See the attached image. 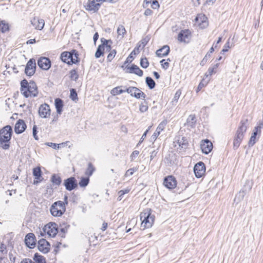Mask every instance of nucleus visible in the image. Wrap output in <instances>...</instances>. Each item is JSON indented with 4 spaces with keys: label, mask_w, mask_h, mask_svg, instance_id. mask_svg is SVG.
Returning a JSON list of instances; mask_svg holds the SVG:
<instances>
[{
    "label": "nucleus",
    "mask_w": 263,
    "mask_h": 263,
    "mask_svg": "<svg viewBox=\"0 0 263 263\" xmlns=\"http://www.w3.org/2000/svg\"><path fill=\"white\" fill-rule=\"evenodd\" d=\"M36 134H37L36 126V125H34L33 127V136H34V138L36 140H37L38 138H37V137L36 136Z\"/></svg>",
    "instance_id": "nucleus-58"
},
{
    "label": "nucleus",
    "mask_w": 263,
    "mask_h": 263,
    "mask_svg": "<svg viewBox=\"0 0 263 263\" xmlns=\"http://www.w3.org/2000/svg\"><path fill=\"white\" fill-rule=\"evenodd\" d=\"M51 181L53 184L57 185H59L61 183V179L60 177L56 175L52 176Z\"/></svg>",
    "instance_id": "nucleus-41"
},
{
    "label": "nucleus",
    "mask_w": 263,
    "mask_h": 263,
    "mask_svg": "<svg viewBox=\"0 0 263 263\" xmlns=\"http://www.w3.org/2000/svg\"><path fill=\"white\" fill-rule=\"evenodd\" d=\"M107 226H108L107 223L104 222L102 224V227L101 230L103 231H105L107 229Z\"/></svg>",
    "instance_id": "nucleus-61"
},
{
    "label": "nucleus",
    "mask_w": 263,
    "mask_h": 263,
    "mask_svg": "<svg viewBox=\"0 0 263 263\" xmlns=\"http://www.w3.org/2000/svg\"><path fill=\"white\" fill-rule=\"evenodd\" d=\"M101 44L99 45L95 53V57L99 58L104 55L105 52L110 50L112 41L111 40H106L104 38L101 39Z\"/></svg>",
    "instance_id": "nucleus-6"
},
{
    "label": "nucleus",
    "mask_w": 263,
    "mask_h": 263,
    "mask_svg": "<svg viewBox=\"0 0 263 263\" xmlns=\"http://www.w3.org/2000/svg\"><path fill=\"white\" fill-rule=\"evenodd\" d=\"M17 118H18V114H14L11 117V119H12L13 120H15L17 119Z\"/></svg>",
    "instance_id": "nucleus-64"
},
{
    "label": "nucleus",
    "mask_w": 263,
    "mask_h": 263,
    "mask_svg": "<svg viewBox=\"0 0 263 263\" xmlns=\"http://www.w3.org/2000/svg\"><path fill=\"white\" fill-rule=\"evenodd\" d=\"M200 145L202 152L205 154H209L213 148V143L208 139L201 140Z\"/></svg>",
    "instance_id": "nucleus-17"
},
{
    "label": "nucleus",
    "mask_w": 263,
    "mask_h": 263,
    "mask_svg": "<svg viewBox=\"0 0 263 263\" xmlns=\"http://www.w3.org/2000/svg\"><path fill=\"white\" fill-rule=\"evenodd\" d=\"M130 189H126L123 190H121L119 191L118 195H119V200H121L123 195L125 194H127L129 192Z\"/></svg>",
    "instance_id": "nucleus-51"
},
{
    "label": "nucleus",
    "mask_w": 263,
    "mask_h": 263,
    "mask_svg": "<svg viewBox=\"0 0 263 263\" xmlns=\"http://www.w3.org/2000/svg\"><path fill=\"white\" fill-rule=\"evenodd\" d=\"M126 92L129 93L131 96L137 99H143L146 97V95L136 87L130 86L126 89Z\"/></svg>",
    "instance_id": "nucleus-13"
},
{
    "label": "nucleus",
    "mask_w": 263,
    "mask_h": 263,
    "mask_svg": "<svg viewBox=\"0 0 263 263\" xmlns=\"http://www.w3.org/2000/svg\"><path fill=\"white\" fill-rule=\"evenodd\" d=\"M136 224L137 221L134 218L128 220L126 227V232H129L132 230V228H134L136 226Z\"/></svg>",
    "instance_id": "nucleus-36"
},
{
    "label": "nucleus",
    "mask_w": 263,
    "mask_h": 263,
    "mask_svg": "<svg viewBox=\"0 0 263 263\" xmlns=\"http://www.w3.org/2000/svg\"><path fill=\"white\" fill-rule=\"evenodd\" d=\"M26 127L25 121L22 119H19L15 124L14 132L17 134H21L25 131Z\"/></svg>",
    "instance_id": "nucleus-23"
},
{
    "label": "nucleus",
    "mask_w": 263,
    "mask_h": 263,
    "mask_svg": "<svg viewBox=\"0 0 263 263\" xmlns=\"http://www.w3.org/2000/svg\"><path fill=\"white\" fill-rule=\"evenodd\" d=\"M153 13V12L152 10L149 8L146 9L144 11V15L145 16H150L152 15Z\"/></svg>",
    "instance_id": "nucleus-56"
},
{
    "label": "nucleus",
    "mask_w": 263,
    "mask_h": 263,
    "mask_svg": "<svg viewBox=\"0 0 263 263\" xmlns=\"http://www.w3.org/2000/svg\"><path fill=\"white\" fill-rule=\"evenodd\" d=\"M36 69V63L34 59H31L27 62L26 68L25 73L28 76H33Z\"/></svg>",
    "instance_id": "nucleus-18"
},
{
    "label": "nucleus",
    "mask_w": 263,
    "mask_h": 263,
    "mask_svg": "<svg viewBox=\"0 0 263 263\" xmlns=\"http://www.w3.org/2000/svg\"><path fill=\"white\" fill-rule=\"evenodd\" d=\"M0 252L3 254H6L7 253V247L4 243L1 244Z\"/></svg>",
    "instance_id": "nucleus-52"
},
{
    "label": "nucleus",
    "mask_w": 263,
    "mask_h": 263,
    "mask_svg": "<svg viewBox=\"0 0 263 263\" xmlns=\"http://www.w3.org/2000/svg\"><path fill=\"white\" fill-rule=\"evenodd\" d=\"M178 146L182 148H186L189 145V142L185 137H179L177 141Z\"/></svg>",
    "instance_id": "nucleus-28"
},
{
    "label": "nucleus",
    "mask_w": 263,
    "mask_h": 263,
    "mask_svg": "<svg viewBox=\"0 0 263 263\" xmlns=\"http://www.w3.org/2000/svg\"><path fill=\"white\" fill-rule=\"evenodd\" d=\"M127 72L135 73L138 76L141 77L143 75V71L136 65L133 64L127 67Z\"/></svg>",
    "instance_id": "nucleus-25"
},
{
    "label": "nucleus",
    "mask_w": 263,
    "mask_h": 263,
    "mask_svg": "<svg viewBox=\"0 0 263 263\" xmlns=\"http://www.w3.org/2000/svg\"><path fill=\"white\" fill-rule=\"evenodd\" d=\"M139 154V152L138 151H134L130 155L131 160H133Z\"/></svg>",
    "instance_id": "nucleus-55"
},
{
    "label": "nucleus",
    "mask_w": 263,
    "mask_h": 263,
    "mask_svg": "<svg viewBox=\"0 0 263 263\" xmlns=\"http://www.w3.org/2000/svg\"><path fill=\"white\" fill-rule=\"evenodd\" d=\"M55 106L57 109V112L59 114H61L63 107V102L60 98H57L55 100Z\"/></svg>",
    "instance_id": "nucleus-32"
},
{
    "label": "nucleus",
    "mask_w": 263,
    "mask_h": 263,
    "mask_svg": "<svg viewBox=\"0 0 263 263\" xmlns=\"http://www.w3.org/2000/svg\"><path fill=\"white\" fill-rule=\"evenodd\" d=\"M146 82L148 87L152 89L155 86V82L151 77H147L146 79Z\"/></svg>",
    "instance_id": "nucleus-45"
},
{
    "label": "nucleus",
    "mask_w": 263,
    "mask_h": 263,
    "mask_svg": "<svg viewBox=\"0 0 263 263\" xmlns=\"http://www.w3.org/2000/svg\"><path fill=\"white\" fill-rule=\"evenodd\" d=\"M148 108V103L146 101L142 102L139 106V110L142 112H146Z\"/></svg>",
    "instance_id": "nucleus-42"
},
{
    "label": "nucleus",
    "mask_w": 263,
    "mask_h": 263,
    "mask_svg": "<svg viewBox=\"0 0 263 263\" xmlns=\"http://www.w3.org/2000/svg\"><path fill=\"white\" fill-rule=\"evenodd\" d=\"M37 249L44 254L48 253L50 250V244L45 239L42 238L37 242Z\"/></svg>",
    "instance_id": "nucleus-15"
},
{
    "label": "nucleus",
    "mask_w": 263,
    "mask_h": 263,
    "mask_svg": "<svg viewBox=\"0 0 263 263\" xmlns=\"http://www.w3.org/2000/svg\"><path fill=\"white\" fill-rule=\"evenodd\" d=\"M247 130V126L246 125L245 123L241 121L240 122V125L238 128L236 135L234 138L233 140V146L234 147L237 148H238L244 136V134L246 132Z\"/></svg>",
    "instance_id": "nucleus-7"
},
{
    "label": "nucleus",
    "mask_w": 263,
    "mask_h": 263,
    "mask_svg": "<svg viewBox=\"0 0 263 263\" xmlns=\"http://www.w3.org/2000/svg\"><path fill=\"white\" fill-rule=\"evenodd\" d=\"M219 66V63H216L212 65L208 69L207 73L205 74V77H210L214 74H215L217 71Z\"/></svg>",
    "instance_id": "nucleus-27"
},
{
    "label": "nucleus",
    "mask_w": 263,
    "mask_h": 263,
    "mask_svg": "<svg viewBox=\"0 0 263 263\" xmlns=\"http://www.w3.org/2000/svg\"><path fill=\"white\" fill-rule=\"evenodd\" d=\"M140 65L143 68H146L149 66V62L146 58H142L140 60Z\"/></svg>",
    "instance_id": "nucleus-47"
},
{
    "label": "nucleus",
    "mask_w": 263,
    "mask_h": 263,
    "mask_svg": "<svg viewBox=\"0 0 263 263\" xmlns=\"http://www.w3.org/2000/svg\"><path fill=\"white\" fill-rule=\"evenodd\" d=\"M98 38H99V34L98 32H96L95 34H94L93 37L95 43H96L97 41L98 40Z\"/></svg>",
    "instance_id": "nucleus-62"
},
{
    "label": "nucleus",
    "mask_w": 263,
    "mask_h": 263,
    "mask_svg": "<svg viewBox=\"0 0 263 263\" xmlns=\"http://www.w3.org/2000/svg\"><path fill=\"white\" fill-rule=\"evenodd\" d=\"M79 53L76 49L70 51H63L60 55L61 61L68 65L77 64L80 62Z\"/></svg>",
    "instance_id": "nucleus-5"
},
{
    "label": "nucleus",
    "mask_w": 263,
    "mask_h": 263,
    "mask_svg": "<svg viewBox=\"0 0 263 263\" xmlns=\"http://www.w3.org/2000/svg\"><path fill=\"white\" fill-rule=\"evenodd\" d=\"M43 230L45 235L54 237L58 233L59 228L56 223L50 222L44 226Z\"/></svg>",
    "instance_id": "nucleus-9"
},
{
    "label": "nucleus",
    "mask_w": 263,
    "mask_h": 263,
    "mask_svg": "<svg viewBox=\"0 0 263 263\" xmlns=\"http://www.w3.org/2000/svg\"><path fill=\"white\" fill-rule=\"evenodd\" d=\"M70 97L73 101H77L78 100V94L74 89H71Z\"/></svg>",
    "instance_id": "nucleus-48"
},
{
    "label": "nucleus",
    "mask_w": 263,
    "mask_h": 263,
    "mask_svg": "<svg viewBox=\"0 0 263 263\" xmlns=\"http://www.w3.org/2000/svg\"><path fill=\"white\" fill-rule=\"evenodd\" d=\"M51 111L50 106L47 103L41 104L38 110L39 116L42 118H49Z\"/></svg>",
    "instance_id": "nucleus-14"
},
{
    "label": "nucleus",
    "mask_w": 263,
    "mask_h": 263,
    "mask_svg": "<svg viewBox=\"0 0 263 263\" xmlns=\"http://www.w3.org/2000/svg\"><path fill=\"white\" fill-rule=\"evenodd\" d=\"M151 3V0H144L143 3V7L144 8L147 7L148 5Z\"/></svg>",
    "instance_id": "nucleus-59"
},
{
    "label": "nucleus",
    "mask_w": 263,
    "mask_h": 263,
    "mask_svg": "<svg viewBox=\"0 0 263 263\" xmlns=\"http://www.w3.org/2000/svg\"><path fill=\"white\" fill-rule=\"evenodd\" d=\"M26 246L30 249H33L36 245V238L34 234L32 233L26 235L25 239Z\"/></svg>",
    "instance_id": "nucleus-21"
},
{
    "label": "nucleus",
    "mask_w": 263,
    "mask_h": 263,
    "mask_svg": "<svg viewBox=\"0 0 263 263\" xmlns=\"http://www.w3.org/2000/svg\"><path fill=\"white\" fill-rule=\"evenodd\" d=\"M37 64L40 68L43 70H47L51 67V61L46 57H41L37 61Z\"/></svg>",
    "instance_id": "nucleus-20"
},
{
    "label": "nucleus",
    "mask_w": 263,
    "mask_h": 263,
    "mask_svg": "<svg viewBox=\"0 0 263 263\" xmlns=\"http://www.w3.org/2000/svg\"><path fill=\"white\" fill-rule=\"evenodd\" d=\"M193 37V31L189 29L181 30L177 37L178 41L184 44H189L191 42Z\"/></svg>",
    "instance_id": "nucleus-8"
},
{
    "label": "nucleus",
    "mask_w": 263,
    "mask_h": 263,
    "mask_svg": "<svg viewBox=\"0 0 263 263\" xmlns=\"http://www.w3.org/2000/svg\"><path fill=\"white\" fill-rule=\"evenodd\" d=\"M138 171L137 167H133L128 169L125 173V177H128L134 174V173Z\"/></svg>",
    "instance_id": "nucleus-46"
},
{
    "label": "nucleus",
    "mask_w": 263,
    "mask_h": 263,
    "mask_svg": "<svg viewBox=\"0 0 263 263\" xmlns=\"http://www.w3.org/2000/svg\"><path fill=\"white\" fill-rule=\"evenodd\" d=\"M32 174L34 177L33 180L34 184H37L41 182L44 178L42 176L41 168L40 166H37L33 168Z\"/></svg>",
    "instance_id": "nucleus-19"
},
{
    "label": "nucleus",
    "mask_w": 263,
    "mask_h": 263,
    "mask_svg": "<svg viewBox=\"0 0 263 263\" xmlns=\"http://www.w3.org/2000/svg\"><path fill=\"white\" fill-rule=\"evenodd\" d=\"M177 180L173 175H168L163 179V185L165 187L170 190L176 189L177 186Z\"/></svg>",
    "instance_id": "nucleus-12"
},
{
    "label": "nucleus",
    "mask_w": 263,
    "mask_h": 263,
    "mask_svg": "<svg viewBox=\"0 0 263 263\" xmlns=\"http://www.w3.org/2000/svg\"><path fill=\"white\" fill-rule=\"evenodd\" d=\"M33 260L35 263H47L46 258L39 253H35L34 254Z\"/></svg>",
    "instance_id": "nucleus-30"
},
{
    "label": "nucleus",
    "mask_w": 263,
    "mask_h": 263,
    "mask_svg": "<svg viewBox=\"0 0 263 263\" xmlns=\"http://www.w3.org/2000/svg\"><path fill=\"white\" fill-rule=\"evenodd\" d=\"M141 227L142 230L151 228L154 224L155 216L152 214V211L147 208L142 211L140 214Z\"/></svg>",
    "instance_id": "nucleus-2"
},
{
    "label": "nucleus",
    "mask_w": 263,
    "mask_h": 263,
    "mask_svg": "<svg viewBox=\"0 0 263 263\" xmlns=\"http://www.w3.org/2000/svg\"><path fill=\"white\" fill-rule=\"evenodd\" d=\"M209 26L208 17L203 14H197L194 21V26L200 29H204Z\"/></svg>",
    "instance_id": "nucleus-10"
},
{
    "label": "nucleus",
    "mask_w": 263,
    "mask_h": 263,
    "mask_svg": "<svg viewBox=\"0 0 263 263\" xmlns=\"http://www.w3.org/2000/svg\"><path fill=\"white\" fill-rule=\"evenodd\" d=\"M140 47V45H139V46L136 47L134 48V49L132 51V52L130 53L129 57L130 58H133L134 56L139 54V53L140 52V51H139Z\"/></svg>",
    "instance_id": "nucleus-49"
},
{
    "label": "nucleus",
    "mask_w": 263,
    "mask_h": 263,
    "mask_svg": "<svg viewBox=\"0 0 263 263\" xmlns=\"http://www.w3.org/2000/svg\"><path fill=\"white\" fill-rule=\"evenodd\" d=\"M89 182V177H82L81 178L80 181H79V185L81 187H85L86 186Z\"/></svg>",
    "instance_id": "nucleus-40"
},
{
    "label": "nucleus",
    "mask_w": 263,
    "mask_h": 263,
    "mask_svg": "<svg viewBox=\"0 0 263 263\" xmlns=\"http://www.w3.org/2000/svg\"><path fill=\"white\" fill-rule=\"evenodd\" d=\"M95 168L93 165L92 164V163H89L88 165V167L85 172V175L89 177L92 175L93 172L95 171Z\"/></svg>",
    "instance_id": "nucleus-39"
},
{
    "label": "nucleus",
    "mask_w": 263,
    "mask_h": 263,
    "mask_svg": "<svg viewBox=\"0 0 263 263\" xmlns=\"http://www.w3.org/2000/svg\"><path fill=\"white\" fill-rule=\"evenodd\" d=\"M260 127H256L254 130L253 133L252 134L249 142V145L253 146L256 142V136L258 132H260Z\"/></svg>",
    "instance_id": "nucleus-29"
},
{
    "label": "nucleus",
    "mask_w": 263,
    "mask_h": 263,
    "mask_svg": "<svg viewBox=\"0 0 263 263\" xmlns=\"http://www.w3.org/2000/svg\"><path fill=\"white\" fill-rule=\"evenodd\" d=\"M64 185L66 190L71 191L77 186L76 180L74 177H70L64 181Z\"/></svg>",
    "instance_id": "nucleus-24"
},
{
    "label": "nucleus",
    "mask_w": 263,
    "mask_h": 263,
    "mask_svg": "<svg viewBox=\"0 0 263 263\" xmlns=\"http://www.w3.org/2000/svg\"><path fill=\"white\" fill-rule=\"evenodd\" d=\"M151 7L153 9L158 10L160 7V5L157 0H154L150 3Z\"/></svg>",
    "instance_id": "nucleus-50"
},
{
    "label": "nucleus",
    "mask_w": 263,
    "mask_h": 263,
    "mask_svg": "<svg viewBox=\"0 0 263 263\" xmlns=\"http://www.w3.org/2000/svg\"><path fill=\"white\" fill-rule=\"evenodd\" d=\"M181 95V90L180 89H178V90H177L174 95V99H173L174 101H175L177 102L178 101V99H179Z\"/></svg>",
    "instance_id": "nucleus-53"
},
{
    "label": "nucleus",
    "mask_w": 263,
    "mask_h": 263,
    "mask_svg": "<svg viewBox=\"0 0 263 263\" xmlns=\"http://www.w3.org/2000/svg\"><path fill=\"white\" fill-rule=\"evenodd\" d=\"M12 129L10 125H6L0 130V145L4 149L10 147Z\"/></svg>",
    "instance_id": "nucleus-4"
},
{
    "label": "nucleus",
    "mask_w": 263,
    "mask_h": 263,
    "mask_svg": "<svg viewBox=\"0 0 263 263\" xmlns=\"http://www.w3.org/2000/svg\"><path fill=\"white\" fill-rule=\"evenodd\" d=\"M170 51V47L167 45H164L161 48L157 50L156 54L159 57H164L169 53Z\"/></svg>",
    "instance_id": "nucleus-26"
},
{
    "label": "nucleus",
    "mask_w": 263,
    "mask_h": 263,
    "mask_svg": "<svg viewBox=\"0 0 263 263\" xmlns=\"http://www.w3.org/2000/svg\"><path fill=\"white\" fill-rule=\"evenodd\" d=\"M148 130H146L144 133V134H143L141 138V140L140 142H142V141L143 140V139L146 137V135H147V133L148 132Z\"/></svg>",
    "instance_id": "nucleus-63"
},
{
    "label": "nucleus",
    "mask_w": 263,
    "mask_h": 263,
    "mask_svg": "<svg viewBox=\"0 0 263 263\" xmlns=\"http://www.w3.org/2000/svg\"><path fill=\"white\" fill-rule=\"evenodd\" d=\"M70 78L71 80H76L79 77L78 71L76 69H72L70 71Z\"/></svg>",
    "instance_id": "nucleus-44"
},
{
    "label": "nucleus",
    "mask_w": 263,
    "mask_h": 263,
    "mask_svg": "<svg viewBox=\"0 0 263 263\" xmlns=\"http://www.w3.org/2000/svg\"><path fill=\"white\" fill-rule=\"evenodd\" d=\"M230 48V42H227V43L224 45V48L222 49V50H221V52L222 53L227 52Z\"/></svg>",
    "instance_id": "nucleus-54"
},
{
    "label": "nucleus",
    "mask_w": 263,
    "mask_h": 263,
    "mask_svg": "<svg viewBox=\"0 0 263 263\" xmlns=\"http://www.w3.org/2000/svg\"><path fill=\"white\" fill-rule=\"evenodd\" d=\"M21 263H35V262H34L31 259L26 258L22 259V260L21 261Z\"/></svg>",
    "instance_id": "nucleus-57"
},
{
    "label": "nucleus",
    "mask_w": 263,
    "mask_h": 263,
    "mask_svg": "<svg viewBox=\"0 0 263 263\" xmlns=\"http://www.w3.org/2000/svg\"><path fill=\"white\" fill-rule=\"evenodd\" d=\"M60 115V114L58 112H53L51 116L49 123L51 125H55L59 121V116Z\"/></svg>",
    "instance_id": "nucleus-33"
},
{
    "label": "nucleus",
    "mask_w": 263,
    "mask_h": 263,
    "mask_svg": "<svg viewBox=\"0 0 263 263\" xmlns=\"http://www.w3.org/2000/svg\"><path fill=\"white\" fill-rule=\"evenodd\" d=\"M0 29L3 33L8 32L10 30V25L5 21L0 22Z\"/></svg>",
    "instance_id": "nucleus-35"
},
{
    "label": "nucleus",
    "mask_w": 263,
    "mask_h": 263,
    "mask_svg": "<svg viewBox=\"0 0 263 263\" xmlns=\"http://www.w3.org/2000/svg\"><path fill=\"white\" fill-rule=\"evenodd\" d=\"M121 130L125 133V134H127V132H128V129L126 127V126L125 125H122L121 127Z\"/></svg>",
    "instance_id": "nucleus-60"
},
{
    "label": "nucleus",
    "mask_w": 263,
    "mask_h": 263,
    "mask_svg": "<svg viewBox=\"0 0 263 263\" xmlns=\"http://www.w3.org/2000/svg\"><path fill=\"white\" fill-rule=\"evenodd\" d=\"M31 22L34 28L39 30H41L45 25L44 20L38 17H34Z\"/></svg>",
    "instance_id": "nucleus-22"
},
{
    "label": "nucleus",
    "mask_w": 263,
    "mask_h": 263,
    "mask_svg": "<svg viewBox=\"0 0 263 263\" xmlns=\"http://www.w3.org/2000/svg\"><path fill=\"white\" fill-rule=\"evenodd\" d=\"M209 80H206L205 79H202L201 82L199 83L196 92H198L200 91L203 87H205L209 82Z\"/></svg>",
    "instance_id": "nucleus-37"
},
{
    "label": "nucleus",
    "mask_w": 263,
    "mask_h": 263,
    "mask_svg": "<svg viewBox=\"0 0 263 263\" xmlns=\"http://www.w3.org/2000/svg\"><path fill=\"white\" fill-rule=\"evenodd\" d=\"M68 196L65 195L64 201L60 200L54 202L51 206L50 211L51 215L54 217H60L66 211V206L68 204Z\"/></svg>",
    "instance_id": "nucleus-3"
},
{
    "label": "nucleus",
    "mask_w": 263,
    "mask_h": 263,
    "mask_svg": "<svg viewBox=\"0 0 263 263\" xmlns=\"http://www.w3.org/2000/svg\"><path fill=\"white\" fill-rule=\"evenodd\" d=\"M124 92H126V89H123L122 86H118L114 87L110 90V94L112 96H115L119 95Z\"/></svg>",
    "instance_id": "nucleus-31"
},
{
    "label": "nucleus",
    "mask_w": 263,
    "mask_h": 263,
    "mask_svg": "<svg viewBox=\"0 0 263 263\" xmlns=\"http://www.w3.org/2000/svg\"><path fill=\"white\" fill-rule=\"evenodd\" d=\"M20 91L25 98L35 97L38 94V88L35 83L33 81L29 82L26 79L21 82Z\"/></svg>",
    "instance_id": "nucleus-1"
},
{
    "label": "nucleus",
    "mask_w": 263,
    "mask_h": 263,
    "mask_svg": "<svg viewBox=\"0 0 263 263\" xmlns=\"http://www.w3.org/2000/svg\"><path fill=\"white\" fill-rule=\"evenodd\" d=\"M205 166L203 162H199L195 164L194 171L197 178H201L204 175L205 173Z\"/></svg>",
    "instance_id": "nucleus-16"
},
{
    "label": "nucleus",
    "mask_w": 263,
    "mask_h": 263,
    "mask_svg": "<svg viewBox=\"0 0 263 263\" xmlns=\"http://www.w3.org/2000/svg\"><path fill=\"white\" fill-rule=\"evenodd\" d=\"M171 60L170 59H163L160 61L162 67L164 69H167L170 66V62Z\"/></svg>",
    "instance_id": "nucleus-43"
},
{
    "label": "nucleus",
    "mask_w": 263,
    "mask_h": 263,
    "mask_svg": "<svg viewBox=\"0 0 263 263\" xmlns=\"http://www.w3.org/2000/svg\"><path fill=\"white\" fill-rule=\"evenodd\" d=\"M118 37L122 39L126 34V30L123 25H120L117 29Z\"/></svg>",
    "instance_id": "nucleus-34"
},
{
    "label": "nucleus",
    "mask_w": 263,
    "mask_h": 263,
    "mask_svg": "<svg viewBox=\"0 0 263 263\" xmlns=\"http://www.w3.org/2000/svg\"><path fill=\"white\" fill-rule=\"evenodd\" d=\"M102 4V0H89L84 6V8L89 12L97 13Z\"/></svg>",
    "instance_id": "nucleus-11"
},
{
    "label": "nucleus",
    "mask_w": 263,
    "mask_h": 263,
    "mask_svg": "<svg viewBox=\"0 0 263 263\" xmlns=\"http://www.w3.org/2000/svg\"><path fill=\"white\" fill-rule=\"evenodd\" d=\"M107 52H109L108 54L107 57V62H111L112 60L115 58L116 54L117 51L115 49H112V48L110 49V50L108 51Z\"/></svg>",
    "instance_id": "nucleus-38"
}]
</instances>
